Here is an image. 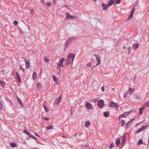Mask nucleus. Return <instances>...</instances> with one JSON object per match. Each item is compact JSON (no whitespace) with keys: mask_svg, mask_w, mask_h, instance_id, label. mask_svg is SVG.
<instances>
[{"mask_svg":"<svg viewBox=\"0 0 149 149\" xmlns=\"http://www.w3.org/2000/svg\"><path fill=\"white\" fill-rule=\"evenodd\" d=\"M75 58L74 54L70 53L66 60V65H68L72 63Z\"/></svg>","mask_w":149,"mask_h":149,"instance_id":"nucleus-1","label":"nucleus"},{"mask_svg":"<svg viewBox=\"0 0 149 149\" xmlns=\"http://www.w3.org/2000/svg\"><path fill=\"white\" fill-rule=\"evenodd\" d=\"M108 107H109L116 108V109H117L118 108V105L117 103L113 101H111V103L109 104Z\"/></svg>","mask_w":149,"mask_h":149,"instance_id":"nucleus-2","label":"nucleus"},{"mask_svg":"<svg viewBox=\"0 0 149 149\" xmlns=\"http://www.w3.org/2000/svg\"><path fill=\"white\" fill-rule=\"evenodd\" d=\"M23 132H24L26 134L28 135V136L31 138L35 140L37 139V138L35 136H34L32 135L31 134H30L29 132H28L27 130L25 129L24 131Z\"/></svg>","mask_w":149,"mask_h":149,"instance_id":"nucleus-3","label":"nucleus"},{"mask_svg":"<svg viewBox=\"0 0 149 149\" xmlns=\"http://www.w3.org/2000/svg\"><path fill=\"white\" fill-rule=\"evenodd\" d=\"M98 107L100 108H102L104 106V101L102 100H99L97 102Z\"/></svg>","mask_w":149,"mask_h":149,"instance_id":"nucleus-4","label":"nucleus"},{"mask_svg":"<svg viewBox=\"0 0 149 149\" xmlns=\"http://www.w3.org/2000/svg\"><path fill=\"white\" fill-rule=\"evenodd\" d=\"M65 61V59L64 58H62L61 60L59 61L58 63L57 64V66H59V67L61 66L62 67H64V65L63 64V63Z\"/></svg>","mask_w":149,"mask_h":149,"instance_id":"nucleus-5","label":"nucleus"},{"mask_svg":"<svg viewBox=\"0 0 149 149\" xmlns=\"http://www.w3.org/2000/svg\"><path fill=\"white\" fill-rule=\"evenodd\" d=\"M129 114V112H125L123 114L120 115L119 117V119L120 120V118H125L127 116H128Z\"/></svg>","mask_w":149,"mask_h":149,"instance_id":"nucleus-6","label":"nucleus"},{"mask_svg":"<svg viewBox=\"0 0 149 149\" xmlns=\"http://www.w3.org/2000/svg\"><path fill=\"white\" fill-rule=\"evenodd\" d=\"M17 101L19 104L22 107L23 105V103L21 100V99L18 96L17 97Z\"/></svg>","mask_w":149,"mask_h":149,"instance_id":"nucleus-7","label":"nucleus"},{"mask_svg":"<svg viewBox=\"0 0 149 149\" xmlns=\"http://www.w3.org/2000/svg\"><path fill=\"white\" fill-rule=\"evenodd\" d=\"M85 107L87 109H90L92 108V105L90 103L88 102L86 103Z\"/></svg>","mask_w":149,"mask_h":149,"instance_id":"nucleus-8","label":"nucleus"},{"mask_svg":"<svg viewBox=\"0 0 149 149\" xmlns=\"http://www.w3.org/2000/svg\"><path fill=\"white\" fill-rule=\"evenodd\" d=\"M95 56L96 58V59L98 63L96 65V66L100 64V57L99 55H95Z\"/></svg>","mask_w":149,"mask_h":149,"instance_id":"nucleus-9","label":"nucleus"},{"mask_svg":"<svg viewBox=\"0 0 149 149\" xmlns=\"http://www.w3.org/2000/svg\"><path fill=\"white\" fill-rule=\"evenodd\" d=\"M146 128V126H143L142 127L138 129L136 131V133H137L144 130Z\"/></svg>","mask_w":149,"mask_h":149,"instance_id":"nucleus-10","label":"nucleus"},{"mask_svg":"<svg viewBox=\"0 0 149 149\" xmlns=\"http://www.w3.org/2000/svg\"><path fill=\"white\" fill-rule=\"evenodd\" d=\"M74 18V16H71L68 13H66V19H73Z\"/></svg>","mask_w":149,"mask_h":149,"instance_id":"nucleus-11","label":"nucleus"},{"mask_svg":"<svg viewBox=\"0 0 149 149\" xmlns=\"http://www.w3.org/2000/svg\"><path fill=\"white\" fill-rule=\"evenodd\" d=\"M134 120V119H133L132 120L129 121L128 123H127L126 124V127L127 129L129 128L130 127L131 125V124L130 123V122H132V121Z\"/></svg>","mask_w":149,"mask_h":149,"instance_id":"nucleus-12","label":"nucleus"},{"mask_svg":"<svg viewBox=\"0 0 149 149\" xmlns=\"http://www.w3.org/2000/svg\"><path fill=\"white\" fill-rule=\"evenodd\" d=\"M57 74L58 76H60L61 73V67L59 66H57Z\"/></svg>","mask_w":149,"mask_h":149,"instance_id":"nucleus-13","label":"nucleus"},{"mask_svg":"<svg viewBox=\"0 0 149 149\" xmlns=\"http://www.w3.org/2000/svg\"><path fill=\"white\" fill-rule=\"evenodd\" d=\"M16 74L17 79L18 81L19 82H20L21 81V79L19 73L17 72L16 73Z\"/></svg>","mask_w":149,"mask_h":149,"instance_id":"nucleus-14","label":"nucleus"},{"mask_svg":"<svg viewBox=\"0 0 149 149\" xmlns=\"http://www.w3.org/2000/svg\"><path fill=\"white\" fill-rule=\"evenodd\" d=\"M134 91V89L131 88H130L129 89V91L128 92L130 95H131Z\"/></svg>","mask_w":149,"mask_h":149,"instance_id":"nucleus-15","label":"nucleus"},{"mask_svg":"<svg viewBox=\"0 0 149 149\" xmlns=\"http://www.w3.org/2000/svg\"><path fill=\"white\" fill-rule=\"evenodd\" d=\"M134 11H133V10H131V11L130 13V15H129V17H128L127 20H129L130 19H131V18H132L133 17V15L134 13Z\"/></svg>","mask_w":149,"mask_h":149,"instance_id":"nucleus-16","label":"nucleus"},{"mask_svg":"<svg viewBox=\"0 0 149 149\" xmlns=\"http://www.w3.org/2000/svg\"><path fill=\"white\" fill-rule=\"evenodd\" d=\"M61 100V96H60L56 100L55 102V104H56L57 105L58 103H59L60 101Z\"/></svg>","mask_w":149,"mask_h":149,"instance_id":"nucleus-17","label":"nucleus"},{"mask_svg":"<svg viewBox=\"0 0 149 149\" xmlns=\"http://www.w3.org/2000/svg\"><path fill=\"white\" fill-rule=\"evenodd\" d=\"M71 42H70V40H69V39H68L65 42V47L66 48H67L68 47V46L69 44Z\"/></svg>","mask_w":149,"mask_h":149,"instance_id":"nucleus-18","label":"nucleus"},{"mask_svg":"<svg viewBox=\"0 0 149 149\" xmlns=\"http://www.w3.org/2000/svg\"><path fill=\"white\" fill-rule=\"evenodd\" d=\"M114 0H110L108 3V6H111L113 3Z\"/></svg>","mask_w":149,"mask_h":149,"instance_id":"nucleus-19","label":"nucleus"},{"mask_svg":"<svg viewBox=\"0 0 149 149\" xmlns=\"http://www.w3.org/2000/svg\"><path fill=\"white\" fill-rule=\"evenodd\" d=\"M109 114V112L108 111H107L104 113V115L105 117H108Z\"/></svg>","mask_w":149,"mask_h":149,"instance_id":"nucleus-20","label":"nucleus"},{"mask_svg":"<svg viewBox=\"0 0 149 149\" xmlns=\"http://www.w3.org/2000/svg\"><path fill=\"white\" fill-rule=\"evenodd\" d=\"M90 123L88 121H86L85 123V126L86 127H87L88 126L90 125Z\"/></svg>","mask_w":149,"mask_h":149,"instance_id":"nucleus-21","label":"nucleus"},{"mask_svg":"<svg viewBox=\"0 0 149 149\" xmlns=\"http://www.w3.org/2000/svg\"><path fill=\"white\" fill-rule=\"evenodd\" d=\"M68 39L70 42H74V40L76 39H75V38H72V37Z\"/></svg>","mask_w":149,"mask_h":149,"instance_id":"nucleus-22","label":"nucleus"},{"mask_svg":"<svg viewBox=\"0 0 149 149\" xmlns=\"http://www.w3.org/2000/svg\"><path fill=\"white\" fill-rule=\"evenodd\" d=\"M33 77L34 79H36L37 78L36 73V72H34L33 73Z\"/></svg>","mask_w":149,"mask_h":149,"instance_id":"nucleus-23","label":"nucleus"},{"mask_svg":"<svg viewBox=\"0 0 149 149\" xmlns=\"http://www.w3.org/2000/svg\"><path fill=\"white\" fill-rule=\"evenodd\" d=\"M0 84L2 87H3L5 86V82L3 81L0 80Z\"/></svg>","mask_w":149,"mask_h":149,"instance_id":"nucleus-24","label":"nucleus"},{"mask_svg":"<svg viewBox=\"0 0 149 149\" xmlns=\"http://www.w3.org/2000/svg\"><path fill=\"white\" fill-rule=\"evenodd\" d=\"M102 6L103 7V10H105L107 9V5L105 4L104 3H103L102 4Z\"/></svg>","mask_w":149,"mask_h":149,"instance_id":"nucleus-25","label":"nucleus"},{"mask_svg":"<svg viewBox=\"0 0 149 149\" xmlns=\"http://www.w3.org/2000/svg\"><path fill=\"white\" fill-rule=\"evenodd\" d=\"M144 109V108L143 107H141L139 109V114L140 115L141 114L143 113V110Z\"/></svg>","mask_w":149,"mask_h":149,"instance_id":"nucleus-26","label":"nucleus"},{"mask_svg":"<svg viewBox=\"0 0 149 149\" xmlns=\"http://www.w3.org/2000/svg\"><path fill=\"white\" fill-rule=\"evenodd\" d=\"M10 146L12 148H14L16 147V144L15 143H10Z\"/></svg>","mask_w":149,"mask_h":149,"instance_id":"nucleus-27","label":"nucleus"},{"mask_svg":"<svg viewBox=\"0 0 149 149\" xmlns=\"http://www.w3.org/2000/svg\"><path fill=\"white\" fill-rule=\"evenodd\" d=\"M26 68H28L30 65V63L29 61H27L26 63Z\"/></svg>","mask_w":149,"mask_h":149,"instance_id":"nucleus-28","label":"nucleus"},{"mask_svg":"<svg viewBox=\"0 0 149 149\" xmlns=\"http://www.w3.org/2000/svg\"><path fill=\"white\" fill-rule=\"evenodd\" d=\"M43 107L45 111L47 112H49V110L48 108L45 105H43Z\"/></svg>","mask_w":149,"mask_h":149,"instance_id":"nucleus-29","label":"nucleus"},{"mask_svg":"<svg viewBox=\"0 0 149 149\" xmlns=\"http://www.w3.org/2000/svg\"><path fill=\"white\" fill-rule=\"evenodd\" d=\"M117 146H118L119 143H120V139H117L116 142Z\"/></svg>","mask_w":149,"mask_h":149,"instance_id":"nucleus-30","label":"nucleus"},{"mask_svg":"<svg viewBox=\"0 0 149 149\" xmlns=\"http://www.w3.org/2000/svg\"><path fill=\"white\" fill-rule=\"evenodd\" d=\"M44 60L45 61L46 63H48L49 61V59H48L47 58V57H46V56H45L44 57Z\"/></svg>","mask_w":149,"mask_h":149,"instance_id":"nucleus-31","label":"nucleus"},{"mask_svg":"<svg viewBox=\"0 0 149 149\" xmlns=\"http://www.w3.org/2000/svg\"><path fill=\"white\" fill-rule=\"evenodd\" d=\"M53 80L54 81H58V78L55 76H53Z\"/></svg>","mask_w":149,"mask_h":149,"instance_id":"nucleus-32","label":"nucleus"},{"mask_svg":"<svg viewBox=\"0 0 149 149\" xmlns=\"http://www.w3.org/2000/svg\"><path fill=\"white\" fill-rule=\"evenodd\" d=\"M121 123L122 124V127L124 126L125 124V120H122L121 121Z\"/></svg>","mask_w":149,"mask_h":149,"instance_id":"nucleus-33","label":"nucleus"},{"mask_svg":"<svg viewBox=\"0 0 149 149\" xmlns=\"http://www.w3.org/2000/svg\"><path fill=\"white\" fill-rule=\"evenodd\" d=\"M53 126L52 125H50L49 126H47V130H50L51 129H52L53 127Z\"/></svg>","mask_w":149,"mask_h":149,"instance_id":"nucleus-34","label":"nucleus"},{"mask_svg":"<svg viewBox=\"0 0 149 149\" xmlns=\"http://www.w3.org/2000/svg\"><path fill=\"white\" fill-rule=\"evenodd\" d=\"M144 106L145 107H149V101L145 103L144 104Z\"/></svg>","mask_w":149,"mask_h":149,"instance_id":"nucleus-35","label":"nucleus"},{"mask_svg":"<svg viewBox=\"0 0 149 149\" xmlns=\"http://www.w3.org/2000/svg\"><path fill=\"white\" fill-rule=\"evenodd\" d=\"M135 97L138 100H140L141 99V97L139 95H136V96Z\"/></svg>","mask_w":149,"mask_h":149,"instance_id":"nucleus-36","label":"nucleus"},{"mask_svg":"<svg viewBox=\"0 0 149 149\" xmlns=\"http://www.w3.org/2000/svg\"><path fill=\"white\" fill-rule=\"evenodd\" d=\"M143 143V141L141 139L138 142V144H141Z\"/></svg>","mask_w":149,"mask_h":149,"instance_id":"nucleus-37","label":"nucleus"},{"mask_svg":"<svg viewBox=\"0 0 149 149\" xmlns=\"http://www.w3.org/2000/svg\"><path fill=\"white\" fill-rule=\"evenodd\" d=\"M114 146V145L113 143H111L110 145L109 146V148L110 149L112 148Z\"/></svg>","mask_w":149,"mask_h":149,"instance_id":"nucleus-38","label":"nucleus"},{"mask_svg":"<svg viewBox=\"0 0 149 149\" xmlns=\"http://www.w3.org/2000/svg\"><path fill=\"white\" fill-rule=\"evenodd\" d=\"M134 46L135 47V48L137 49L139 47V45L138 43H136L135 45H133V46Z\"/></svg>","mask_w":149,"mask_h":149,"instance_id":"nucleus-39","label":"nucleus"},{"mask_svg":"<svg viewBox=\"0 0 149 149\" xmlns=\"http://www.w3.org/2000/svg\"><path fill=\"white\" fill-rule=\"evenodd\" d=\"M13 24L15 25H17L18 24V22L17 21H14L13 22Z\"/></svg>","mask_w":149,"mask_h":149,"instance_id":"nucleus-40","label":"nucleus"},{"mask_svg":"<svg viewBox=\"0 0 149 149\" xmlns=\"http://www.w3.org/2000/svg\"><path fill=\"white\" fill-rule=\"evenodd\" d=\"M37 86L38 88H40L41 86V83H38L37 84Z\"/></svg>","mask_w":149,"mask_h":149,"instance_id":"nucleus-41","label":"nucleus"},{"mask_svg":"<svg viewBox=\"0 0 149 149\" xmlns=\"http://www.w3.org/2000/svg\"><path fill=\"white\" fill-rule=\"evenodd\" d=\"M91 63H89L87 64V66L88 68V67H90L91 66Z\"/></svg>","mask_w":149,"mask_h":149,"instance_id":"nucleus-42","label":"nucleus"},{"mask_svg":"<svg viewBox=\"0 0 149 149\" xmlns=\"http://www.w3.org/2000/svg\"><path fill=\"white\" fill-rule=\"evenodd\" d=\"M101 89L102 91L103 92L104 91V86H102L101 88Z\"/></svg>","mask_w":149,"mask_h":149,"instance_id":"nucleus-43","label":"nucleus"},{"mask_svg":"<svg viewBox=\"0 0 149 149\" xmlns=\"http://www.w3.org/2000/svg\"><path fill=\"white\" fill-rule=\"evenodd\" d=\"M116 2L117 4L119 3L120 2V0H116Z\"/></svg>","mask_w":149,"mask_h":149,"instance_id":"nucleus-44","label":"nucleus"},{"mask_svg":"<svg viewBox=\"0 0 149 149\" xmlns=\"http://www.w3.org/2000/svg\"><path fill=\"white\" fill-rule=\"evenodd\" d=\"M47 4L48 5L50 6L52 4L50 2H49L47 3Z\"/></svg>","mask_w":149,"mask_h":149,"instance_id":"nucleus-45","label":"nucleus"},{"mask_svg":"<svg viewBox=\"0 0 149 149\" xmlns=\"http://www.w3.org/2000/svg\"><path fill=\"white\" fill-rule=\"evenodd\" d=\"M125 137H123V140L122 141V143H124V142H125Z\"/></svg>","mask_w":149,"mask_h":149,"instance_id":"nucleus-46","label":"nucleus"},{"mask_svg":"<svg viewBox=\"0 0 149 149\" xmlns=\"http://www.w3.org/2000/svg\"><path fill=\"white\" fill-rule=\"evenodd\" d=\"M30 11L31 14H33L34 12V11L33 9L30 10Z\"/></svg>","mask_w":149,"mask_h":149,"instance_id":"nucleus-47","label":"nucleus"},{"mask_svg":"<svg viewBox=\"0 0 149 149\" xmlns=\"http://www.w3.org/2000/svg\"><path fill=\"white\" fill-rule=\"evenodd\" d=\"M49 118H45L44 120H47L49 119Z\"/></svg>","mask_w":149,"mask_h":149,"instance_id":"nucleus-48","label":"nucleus"},{"mask_svg":"<svg viewBox=\"0 0 149 149\" xmlns=\"http://www.w3.org/2000/svg\"><path fill=\"white\" fill-rule=\"evenodd\" d=\"M134 9H135V6H134L133 8H132V10H133V11H134Z\"/></svg>","mask_w":149,"mask_h":149,"instance_id":"nucleus-49","label":"nucleus"},{"mask_svg":"<svg viewBox=\"0 0 149 149\" xmlns=\"http://www.w3.org/2000/svg\"><path fill=\"white\" fill-rule=\"evenodd\" d=\"M131 49V48L130 47H129L128 49V51L130 52H129V53L130 54V49Z\"/></svg>","mask_w":149,"mask_h":149,"instance_id":"nucleus-50","label":"nucleus"},{"mask_svg":"<svg viewBox=\"0 0 149 149\" xmlns=\"http://www.w3.org/2000/svg\"><path fill=\"white\" fill-rule=\"evenodd\" d=\"M72 112H72V109H70V113H71V115L72 114Z\"/></svg>","mask_w":149,"mask_h":149,"instance_id":"nucleus-51","label":"nucleus"},{"mask_svg":"<svg viewBox=\"0 0 149 149\" xmlns=\"http://www.w3.org/2000/svg\"><path fill=\"white\" fill-rule=\"evenodd\" d=\"M97 100L96 99H95V100H94V102L95 103L96 102H97Z\"/></svg>","mask_w":149,"mask_h":149,"instance_id":"nucleus-52","label":"nucleus"},{"mask_svg":"<svg viewBox=\"0 0 149 149\" xmlns=\"http://www.w3.org/2000/svg\"><path fill=\"white\" fill-rule=\"evenodd\" d=\"M124 97L125 98H126V94H124Z\"/></svg>","mask_w":149,"mask_h":149,"instance_id":"nucleus-53","label":"nucleus"},{"mask_svg":"<svg viewBox=\"0 0 149 149\" xmlns=\"http://www.w3.org/2000/svg\"><path fill=\"white\" fill-rule=\"evenodd\" d=\"M36 136H38V137H40V136L39 135H38V134H36Z\"/></svg>","mask_w":149,"mask_h":149,"instance_id":"nucleus-54","label":"nucleus"},{"mask_svg":"<svg viewBox=\"0 0 149 149\" xmlns=\"http://www.w3.org/2000/svg\"><path fill=\"white\" fill-rule=\"evenodd\" d=\"M123 48L124 49H125L126 48V47L125 46H124L123 47Z\"/></svg>","mask_w":149,"mask_h":149,"instance_id":"nucleus-55","label":"nucleus"},{"mask_svg":"<svg viewBox=\"0 0 149 149\" xmlns=\"http://www.w3.org/2000/svg\"><path fill=\"white\" fill-rule=\"evenodd\" d=\"M2 106V104H1V103L0 102V106Z\"/></svg>","mask_w":149,"mask_h":149,"instance_id":"nucleus-56","label":"nucleus"},{"mask_svg":"<svg viewBox=\"0 0 149 149\" xmlns=\"http://www.w3.org/2000/svg\"><path fill=\"white\" fill-rule=\"evenodd\" d=\"M62 137L63 138H65V135H63V136H62Z\"/></svg>","mask_w":149,"mask_h":149,"instance_id":"nucleus-57","label":"nucleus"},{"mask_svg":"<svg viewBox=\"0 0 149 149\" xmlns=\"http://www.w3.org/2000/svg\"><path fill=\"white\" fill-rule=\"evenodd\" d=\"M43 2V3H44L45 4H46V3L45 2V1H44V2Z\"/></svg>","mask_w":149,"mask_h":149,"instance_id":"nucleus-58","label":"nucleus"},{"mask_svg":"<svg viewBox=\"0 0 149 149\" xmlns=\"http://www.w3.org/2000/svg\"><path fill=\"white\" fill-rule=\"evenodd\" d=\"M93 0L94 1H97V0Z\"/></svg>","mask_w":149,"mask_h":149,"instance_id":"nucleus-59","label":"nucleus"},{"mask_svg":"<svg viewBox=\"0 0 149 149\" xmlns=\"http://www.w3.org/2000/svg\"><path fill=\"white\" fill-rule=\"evenodd\" d=\"M43 2H44V1L43 0H42Z\"/></svg>","mask_w":149,"mask_h":149,"instance_id":"nucleus-60","label":"nucleus"},{"mask_svg":"<svg viewBox=\"0 0 149 149\" xmlns=\"http://www.w3.org/2000/svg\"><path fill=\"white\" fill-rule=\"evenodd\" d=\"M35 149H37V148H35Z\"/></svg>","mask_w":149,"mask_h":149,"instance_id":"nucleus-61","label":"nucleus"}]
</instances>
